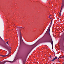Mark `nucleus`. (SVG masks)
Listing matches in <instances>:
<instances>
[{
    "mask_svg": "<svg viewBox=\"0 0 64 64\" xmlns=\"http://www.w3.org/2000/svg\"><path fill=\"white\" fill-rule=\"evenodd\" d=\"M50 16L49 17V18H50V19H51V18L50 17V16Z\"/></svg>",
    "mask_w": 64,
    "mask_h": 64,
    "instance_id": "nucleus-10",
    "label": "nucleus"
},
{
    "mask_svg": "<svg viewBox=\"0 0 64 64\" xmlns=\"http://www.w3.org/2000/svg\"><path fill=\"white\" fill-rule=\"evenodd\" d=\"M64 6V4H63V3H62V6L61 7V8H60V15H61V11H62V8H63V7Z\"/></svg>",
    "mask_w": 64,
    "mask_h": 64,
    "instance_id": "nucleus-2",
    "label": "nucleus"
},
{
    "mask_svg": "<svg viewBox=\"0 0 64 64\" xmlns=\"http://www.w3.org/2000/svg\"><path fill=\"white\" fill-rule=\"evenodd\" d=\"M6 62H12L10 61H6Z\"/></svg>",
    "mask_w": 64,
    "mask_h": 64,
    "instance_id": "nucleus-8",
    "label": "nucleus"
},
{
    "mask_svg": "<svg viewBox=\"0 0 64 64\" xmlns=\"http://www.w3.org/2000/svg\"><path fill=\"white\" fill-rule=\"evenodd\" d=\"M10 53H11V51H9V53H8V55H9L10 54Z\"/></svg>",
    "mask_w": 64,
    "mask_h": 64,
    "instance_id": "nucleus-7",
    "label": "nucleus"
},
{
    "mask_svg": "<svg viewBox=\"0 0 64 64\" xmlns=\"http://www.w3.org/2000/svg\"><path fill=\"white\" fill-rule=\"evenodd\" d=\"M6 43L8 44V42H6Z\"/></svg>",
    "mask_w": 64,
    "mask_h": 64,
    "instance_id": "nucleus-11",
    "label": "nucleus"
},
{
    "mask_svg": "<svg viewBox=\"0 0 64 64\" xmlns=\"http://www.w3.org/2000/svg\"><path fill=\"white\" fill-rule=\"evenodd\" d=\"M50 31V28H49L48 29V30L46 32V33H47V32H48V33H49Z\"/></svg>",
    "mask_w": 64,
    "mask_h": 64,
    "instance_id": "nucleus-4",
    "label": "nucleus"
},
{
    "mask_svg": "<svg viewBox=\"0 0 64 64\" xmlns=\"http://www.w3.org/2000/svg\"><path fill=\"white\" fill-rule=\"evenodd\" d=\"M0 56H2V57H6V56H3V55H0Z\"/></svg>",
    "mask_w": 64,
    "mask_h": 64,
    "instance_id": "nucleus-6",
    "label": "nucleus"
},
{
    "mask_svg": "<svg viewBox=\"0 0 64 64\" xmlns=\"http://www.w3.org/2000/svg\"><path fill=\"white\" fill-rule=\"evenodd\" d=\"M57 59V57H56L53 59L52 60V61H54L55 60H56V59Z\"/></svg>",
    "mask_w": 64,
    "mask_h": 64,
    "instance_id": "nucleus-3",
    "label": "nucleus"
},
{
    "mask_svg": "<svg viewBox=\"0 0 64 64\" xmlns=\"http://www.w3.org/2000/svg\"><path fill=\"white\" fill-rule=\"evenodd\" d=\"M58 62H60V61H59V60H58Z\"/></svg>",
    "mask_w": 64,
    "mask_h": 64,
    "instance_id": "nucleus-12",
    "label": "nucleus"
},
{
    "mask_svg": "<svg viewBox=\"0 0 64 64\" xmlns=\"http://www.w3.org/2000/svg\"><path fill=\"white\" fill-rule=\"evenodd\" d=\"M58 62H60V61H59V60H58Z\"/></svg>",
    "mask_w": 64,
    "mask_h": 64,
    "instance_id": "nucleus-13",
    "label": "nucleus"
},
{
    "mask_svg": "<svg viewBox=\"0 0 64 64\" xmlns=\"http://www.w3.org/2000/svg\"><path fill=\"white\" fill-rule=\"evenodd\" d=\"M19 28H23V27L22 26H20L18 27Z\"/></svg>",
    "mask_w": 64,
    "mask_h": 64,
    "instance_id": "nucleus-9",
    "label": "nucleus"
},
{
    "mask_svg": "<svg viewBox=\"0 0 64 64\" xmlns=\"http://www.w3.org/2000/svg\"><path fill=\"white\" fill-rule=\"evenodd\" d=\"M5 62H0V64H4Z\"/></svg>",
    "mask_w": 64,
    "mask_h": 64,
    "instance_id": "nucleus-5",
    "label": "nucleus"
},
{
    "mask_svg": "<svg viewBox=\"0 0 64 64\" xmlns=\"http://www.w3.org/2000/svg\"><path fill=\"white\" fill-rule=\"evenodd\" d=\"M18 35L20 37V40H22V36H21V32H18Z\"/></svg>",
    "mask_w": 64,
    "mask_h": 64,
    "instance_id": "nucleus-1",
    "label": "nucleus"
}]
</instances>
